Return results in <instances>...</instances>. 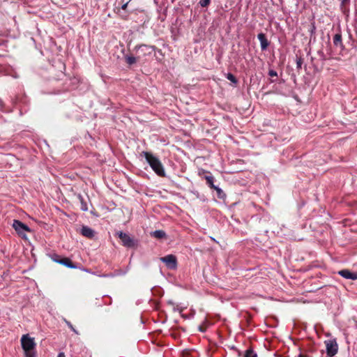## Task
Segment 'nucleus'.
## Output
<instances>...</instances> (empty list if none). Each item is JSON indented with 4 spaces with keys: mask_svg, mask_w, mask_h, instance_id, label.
I'll return each instance as SVG.
<instances>
[{
    "mask_svg": "<svg viewBox=\"0 0 357 357\" xmlns=\"http://www.w3.org/2000/svg\"><path fill=\"white\" fill-rule=\"evenodd\" d=\"M151 236L160 239L165 238L166 236V234L162 230H156L151 233Z\"/></svg>",
    "mask_w": 357,
    "mask_h": 357,
    "instance_id": "nucleus-11",
    "label": "nucleus"
},
{
    "mask_svg": "<svg viewBox=\"0 0 357 357\" xmlns=\"http://www.w3.org/2000/svg\"><path fill=\"white\" fill-rule=\"evenodd\" d=\"M146 161L149 164V165L151 167L152 169L159 176H164L165 175V170L163 168V166L160 161V160L155 157L151 153H149L148 152H144L143 153Z\"/></svg>",
    "mask_w": 357,
    "mask_h": 357,
    "instance_id": "nucleus-2",
    "label": "nucleus"
},
{
    "mask_svg": "<svg viewBox=\"0 0 357 357\" xmlns=\"http://www.w3.org/2000/svg\"><path fill=\"white\" fill-rule=\"evenodd\" d=\"M210 2V0H200L199 4L202 7L206 6Z\"/></svg>",
    "mask_w": 357,
    "mask_h": 357,
    "instance_id": "nucleus-16",
    "label": "nucleus"
},
{
    "mask_svg": "<svg viewBox=\"0 0 357 357\" xmlns=\"http://www.w3.org/2000/svg\"><path fill=\"white\" fill-rule=\"evenodd\" d=\"M56 261L58 262L59 264H63V265H64L68 268H76V266L73 265L72 261H70V259L68 258H63L59 261Z\"/></svg>",
    "mask_w": 357,
    "mask_h": 357,
    "instance_id": "nucleus-10",
    "label": "nucleus"
},
{
    "mask_svg": "<svg viewBox=\"0 0 357 357\" xmlns=\"http://www.w3.org/2000/svg\"><path fill=\"white\" fill-rule=\"evenodd\" d=\"M160 260L165 264L170 269H176L177 267L176 257L173 255H169L160 258Z\"/></svg>",
    "mask_w": 357,
    "mask_h": 357,
    "instance_id": "nucleus-5",
    "label": "nucleus"
},
{
    "mask_svg": "<svg viewBox=\"0 0 357 357\" xmlns=\"http://www.w3.org/2000/svg\"><path fill=\"white\" fill-rule=\"evenodd\" d=\"M20 342L24 357H35L36 344L34 337H31L29 334H24L22 336Z\"/></svg>",
    "mask_w": 357,
    "mask_h": 357,
    "instance_id": "nucleus-1",
    "label": "nucleus"
},
{
    "mask_svg": "<svg viewBox=\"0 0 357 357\" xmlns=\"http://www.w3.org/2000/svg\"><path fill=\"white\" fill-rule=\"evenodd\" d=\"M118 236L125 246L131 247L134 245L132 240L128 234L120 231L118 233Z\"/></svg>",
    "mask_w": 357,
    "mask_h": 357,
    "instance_id": "nucleus-6",
    "label": "nucleus"
},
{
    "mask_svg": "<svg viewBox=\"0 0 357 357\" xmlns=\"http://www.w3.org/2000/svg\"><path fill=\"white\" fill-rule=\"evenodd\" d=\"M327 355L333 356L337 352L338 346L335 340H328L325 341Z\"/></svg>",
    "mask_w": 357,
    "mask_h": 357,
    "instance_id": "nucleus-4",
    "label": "nucleus"
},
{
    "mask_svg": "<svg viewBox=\"0 0 357 357\" xmlns=\"http://www.w3.org/2000/svg\"><path fill=\"white\" fill-rule=\"evenodd\" d=\"M81 233L83 236L92 238L94 236V231L88 227H82Z\"/></svg>",
    "mask_w": 357,
    "mask_h": 357,
    "instance_id": "nucleus-9",
    "label": "nucleus"
},
{
    "mask_svg": "<svg viewBox=\"0 0 357 357\" xmlns=\"http://www.w3.org/2000/svg\"><path fill=\"white\" fill-rule=\"evenodd\" d=\"M340 38V36H337V35H336V36H335V39H336V40H339Z\"/></svg>",
    "mask_w": 357,
    "mask_h": 357,
    "instance_id": "nucleus-21",
    "label": "nucleus"
},
{
    "mask_svg": "<svg viewBox=\"0 0 357 357\" xmlns=\"http://www.w3.org/2000/svg\"><path fill=\"white\" fill-rule=\"evenodd\" d=\"M127 6V3H125L123 6H122V8L123 9H125Z\"/></svg>",
    "mask_w": 357,
    "mask_h": 357,
    "instance_id": "nucleus-20",
    "label": "nucleus"
},
{
    "mask_svg": "<svg viewBox=\"0 0 357 357\" xmlns=\"http://www.w3.org/2000/svg\"><path fill=\"white\" fill-rule=\"evenodd\" d=\"M338 273L346 279H350L353 280H357V272L351 273L349 270L344 269L340 271Z\"/></svg>",
    "mask_w": 357,
    "mask_h": 357,
    "instance_id": "nucleus-7",
    "label": "nucleus"
},
{
    "mask_svg": "<svg viewBox=\"0 0 357 357\" xmlns=\"http://www.w3.org/2000/svg\"><path fill=\"white\" fill-rule=\"evenodd\" d=\"M57 357H66L64 353L63 352H61L58 354V356Z\"/></svg>",
    "mask_w": 357,
    "mask_h": 357,
    "instance_id": "nucleus-19",
    "label": "nucleus"
},
{
    "mask_svg": "<svg viewBox=\"0 0 357 357\" xmlns=\"http://www.w3.org/2000/svg\"><path fill=\"white\" fill-rule=\"evenodd\" d=\"M227 78L230 80L231 82H232L233 83H236V79L235 78V77L231 74V73H228L227 75Z\"/></svg>",
    "mask_w": 357,
    "mask_h": 357,
    "instance_id": "nucleus-14",
    "label": "nucleus"
},
{
    "mask_svg": "<svg viewBox=\"0 0 357 357\" xmlns=\"http://www.w3.org/2000/svg\"><path fill=\"white\" fill-rule=\"evenodd\" d=\"M79 197L81 203H82V209L84 211H87L88 208H87L86 204L84 203L82 198L81 197V196H79Z\"/></svg>",
    "mask_w": 357,
    "mask_h": 357,
    "instance_id": "nucleus-17",
    "label": "nucleus"
},
{
    "mask_svg": "<svg viewBox=\"0 0 357 357\" xmlns=\"http://www.w3.org/2000/svg\"><path fill=\"white\" fill-rule=\"evenodd\" d=\"M245 357H257V354H255L252 351L248 350L246 351Z\"/></svg>",
    "mask_w": 357,
    "mask_h": 357,
    "instance_id": "nucleus-15",
    "label": "nucleus"
},
{
    "mask_svg": "<svg viewBox=\"0 0 357 357\" xmlns=\"http://www.w3.org/2000/svg\"><path fill=\"white\" fill-rule=\"evenodd\" d=\"M258 39L260 41L261 47L262 50H266L268 46V42L266 38V36L264 33H261L258 35Z\"/></svg>",
    "mask_w": 357,
    "mask_h": 357,
    "instance_id": "nucleus-8",
    "label": "nucleus"
},
{
    "mask_svg": "<svg viewBox=\"0 0 357 357\" xmlns=\"http://www.w3.org/2000/svg\"><path fill=\"white\" fill-rule=\"evenodd\" d=\"M268 75L271 77H277L278 76V74H277L276 71H275L273 70H270L269 72H268Z\"/></svg>",
    "mask_w": 357,
    "mask_h": 357,
    "instance_id": "nucleus-18",
    "label": "nucleus"
},
{
    "mask_svg": "<svg viewBox=\"0 0 357 357\" xmlns=\"http://www.w3.org/2000/svg\"><path fill=\"white\" fill-rule=\"evenodd\" d=\"M126 61L128 64L132 65L137 62V59L132 56H126Z\"/></svg>",
    "mask_w": 357,
    "mask_h": 357,
    "instance_id": "nucleus-12",
    "label": "nucleus"
},
{
    "mask_svg": "<svg viewBox=\"0 0 357 357\" xmlns=\"http://www.w3.org/2000/svg\"><path fill=\"white\" fill-rule=\"evenodd\" d=\"M17 234L24 239H27L25 232H31V229L20 220H15L12 225Z\"/></svg>",
    "mask_w": 357,
    "mask_h": 357,
    "instance_id": "nucleus-3",
    "label": "nucleus"
},
{
    "mask_svg": "<svg viewBox=\"0 0 357 357\" xmlns=\"http://www.w3.org/2000/svg\"><path fill=\"white\" fill-rule=\"evenodd\" d=\"M206 180H207L208 183L210 184V185H211L212 188H215V190H217V191H218V192H220V191H221L220 188H218V187H215V186L213 185V178L212 176H207V177H206Z\"/></svg>",
    "mask_w": 357,
    "mask_h": 357,
    "instance_id": "nucleus-13",
    "label": "nucleus"
}]
</instances>
